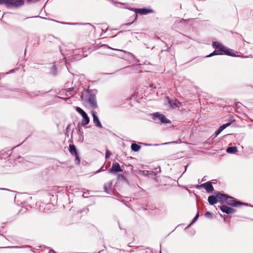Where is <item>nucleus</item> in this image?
Segmentation results:
<instances>
[{
    "label": "nucleus",
    "mask_w": 253,
    "mask_h": 253,
    "mask_svg": "<svg viewBox=\"0 0 253 253\" xmlns=\"http://www.w3.org/2000/svg\"><path fill=\"white\" fill-rule=\"evenodd\" d=\"M6 0H0V4H4L6 5Z\"/></svg>",
    "instance_id": "bb28decb"
},
{
    "label": "nucleus",
    "mask_w": 253,
    "mask_h": 253,
    "mask_svg": "<svg viewBox=\"0 0 253 253\" xmlns=\"http://www.w3.org/2000/svg\"><path fill=\"white\" fill-rule=\"evenodd\" d=\"M167 98L168 100L169 103V104L171 108H179L181 106V103L177 100H170L169 97H167Z\"/></svg>",
    "instance_id": "f8f14e48"
},
{
    "label": "nucleus",
    "mask_w": 253,
    "mask_h": 253,
    "mask_svg": "<svg viewBox=\"0 0 253 253\" xmlns=\"http://www.w3.org/2000/svg\"><path fill=\"white\" fill-rule=\"evenodd\" d=\"M217 202H223L226 200V197H227V195L221 194L220 193H217L216 195Z\"/></svg>",
    "instance_id": "dca6fc26"
},
{
    "label": "nucleus",
    "mask_w": 253,
    "mask_h": 253,
    "mask_svg": "<svg viewBox=\"0 0 253 253\" xmlns=\"http://www.w3.org/2000/svg\"><path fill=\"white\" fill-rule=\"evenodd\" d=\"M8 248H17V247H15V246H14V247H8Z\"/></svg>",
    "instance_id": "7c9ffc66"
},
{
    "label": "nucleus",
    "mask_w": 253,
    "mask_h": 253,
    "mask_svg": "<svg viewBox=\"0 0 253 253\" xmlns=\"http://www.w3.org/2000/svg\"><path fill=\"white\" fill-rule=\"evenodd\" d=\"M122 171L123 169L118 163H113L111 168L109 170L110 173H116L117 172H122Z\"/></svg>",
    "instance_id": "1a4fd4ad"
},
{
    "label": "nucleus",
    "mask_w": 253,
    "mask_h": 253,
    "mask_svg": "<svg viewBox=\"0 0 253 253\" xmlns=\"http://www.w3.org/2000/svg\"><path fill=\"white\" fill-rule=\"evenodd\" d=\"M52 69H53V70H56V68L55 65H53L52 66Z\"/></svg>",
    "instance_id": "c756f323"
},
{
    "label": "nucleus",
    "mask_w": 253,
    "mask_h": 253,
    "mask_svg": "<svg viewBox=\"0 0 253 253\" xmlns=\"http://www.w3.org/2000/svg\"><path fill=\"white\" fill-rule=\"evenodd\" d=\"M60 98H62V97H58V96H55V100L56 101L57 99H60Z\"/></svg>",
    "instance_id": "cd10ccee"
},
{
    "label": "nucleus",
    "mask_w": 253,
    "mask_h": 253,
    "mask_svg": "<svg viewBox=\"0 0 253 253\" xmlns=\"http://www.w3.org/2000/svg\"><path fill=\"white\" fill-rule=\"evenodd\" d=\"M152 118L153 120H156V119H159L163 124L170 123V121L168 120L165 115L160 114L158 112L152 114Z\"/></svg>",
    "instance_id": "423d86ee"
},
{
    "label": "nucleus",
    "mask_w": 253,
    "mask_h": 253,
    "mask_svg": "<svg viewBox=\"0 0 253 253\" xmlns=\"http://www.w3.org/2000/svg\"><path fill=\"white\" fill-rule=\"evenodd\" d=\"M205 215L207 217H211V213L209 211H207L205 213Z\"/></svg>",
    "instance_id": "a878e982"
},
{
    "label": "nucleus",
    "mask_w": 253,
    "mask_h": 253,
    "mask_svg": "<svg viewBox=\"0 0 253 253\" xmlns=\"http://www.w3.org/2000/svg\"><path fill=\"white\" fill-rule=\"evenodd\" d=\"M59 49H60V52H61V54L63 55V53H62V49H61V47L60 46H59Z\"/></svg>",
    "instance_id": "c85d7f7f"
},
{
    "label": "nucleus",
    "mask_w": 253,
    "mask_h": 253,
    "mask_svg": "<svg viewBox=\"0 0 253 253\" xmlns=\"http://www.w3.org/2000/svg\"><path fill=\"white\" fill-rule=\"evenodd\" d=\"M225 202L226 204L228 205L233 206V207H238L240 205H247V204L242 203L240 201H236V200L228 195H227V197H226Z\"/></svg>",
    "instance_id": "20e7f679"
},
{
    "label": "nucleus",
    "mask_w": 253,
    "mask_h": 253,
    "mask_svg": "<svg viewBox=\"0 0 253 253\" xmlns=\"http://www.w3.org/2000/svg\"><path fill=\"white\" fill-rule=\"evenodd\" d=\"M153 10L151 9L148 8H135V13L133 15L134 17V19L133 21L127 23H125L124 25L126 26H129L131 25L137 18V13H139L140 14H147L148 13H150L153 12Z\"/></svg>",
    "instance_id": "f03ea898"
},
{
    "label": "nucleus",
    "mask_w": 253,
    "mask_h": 253,
    "mask_svg": "<svg viewBox=\"0 0 253 253\" xmlns=\"http://www.w3.org/2000/svg\"><path fill=\"white\" fill-rule=\"evenodd\" d=\"M230 124H231L229 123L225 124H223V125L220 126V127L221 128V129H222V130H223L225 128H226L227 127H228V126H229L230 125Z\"/></svg>",
    "instance_id": "4be33fe9"
},
{
    "label": "nucleus",
    "mask_w": 253,
    "mask_h": 253,
    "mask_svg": "<svg viewBox=\"0 0 253 253\" xmlns=\"http://www.w3.org/2000/svg\"><path fill=\"white\" fill-rule=\"evenodd\" d=\"M131 148L134 152H138L141 148V146L136 143H132L131 145Z\"/></svg>",
    "instance_id": "6ab92c4d"
},
{
    "label": "nucleus",
    "mask_w": 253,
    "mask_h": 253,
    "mask_svg": "<svg viewBox=\"0 0 253 253\" xmlns=\"http://www.w3.org/2000/svg\"><path fill=\"white\" fill-rule=\"evenodd\" d=\"M86 101L89 103L90 105L93 109H95L97 107V104L96 101L95 95L92 94H88Z\"/></svg>",
    "instance_id": "6e6552de"
},
{
    "label": "nucleus",
    "mask_w": 253,
    "mask_h": 253,
    "mask_svg": "<svg viewBox=\"0 0 253 253\" xmlns=\"http://www.w3.org/2000/svg\"><path fill=\"white\" fill-rule=\"evenodd\" d=\"M199 216V213L198 212L197 214H196V215L193 219L191 223H193L194 222H195L198 219Z\"/></svg>",
    "instance_id": "b1692460"
},
{
    "label": "nucleus",
    "mask_w": 253,
    "mask_h": 253,
    "mask_svg": "<svg viewBox=\"0 0 253 253\" xmlns=\"http://www.w3.org/2000/svg\"><path fill=\"white\" fill-rule=\"evenodd\" d=\"M220 210L226 214H232L236 211V210L232 208L229 207L226 205H222L220 207Z\"/></svg>",
    "instance_id": "9d476101"
},
{
    "label": "nucleus",
    "mask_w": 253,
    "mask_h": 253,
    "mask_svg": "<svg viewBox=\"0 0 253 253\" xmlns=\"http://www.w3.org/2000/svg\"><path fill=\"white\" fill-rule=\"evenodd\" d=\"M69 98H70V97H67V98L64 97V100H66V99H69Z\"/></svg>",
    "instance_id": "2f4dec72"
},
{
    "label": "nucleus",
    "mask_w": 253,
    "mask_h": 253,
    "mask_svg": "<svg viewBox=\"0 0 253 253\" xmlns=\"http://www.w3.org/2000/svg\"><path fill=\"white\" fill-rule=\"evenodd\" d=\"M238 151L236 146L229 147L226 149V152L228 153H235Z\"/></svg>",
    "instance_id": "aec40b11"
},
{
    "label": "nucleus",
    "mask_w": 253,
    "mask_h": 253,
    "mask_svg": "<svg viewBox=\"0 0 253 253\" xmlns=\"http://www.w3.org/2000/svg\"><path fill=\"white\" fill-rule=\"evenodd\" d=\"M200 186L204 187L207 192H212L213 190V187L210 182H207L206 183L201 184Z\"/></svg>",
    "instance_id": "9b49d317"
},
{
    "label": "nucleus",
    "mask_w": 253,
    "mask_h": 253,
    "mask_svg": "<svg viewBox=\"0 0 253 253\" xmlns=\"http://www.w3.org/2000/svg\"><path fill=\"white\" fill-rule=\"evenodd\" d=\"M48 253H51V251H49V252Z\"/></svg>",
    "instance_id": "f704fd0d"
},
{
    "label": "nucleus",
    "mask_w": 253,
    "mask_h": 253,
    "mask_svg": "<svg viewBox=\"0 0 253 253\" xmlns=\"http://www.w3.org/2000/svg\"><path fill=\"white\" fill-rule=\"evenodd\" d=\"M23 4L22 0H6V6L7 7H18Z\"/></svg>",
    "instance_id": "0eeeda50"
},
{
    "label": "nucleus",
    "mask_w": 253,
    "mask_h": 253,
    "mask_svg": "<svg viewBox=\"0 0 253 253\" xmlns=\"http://www.w3.org/2000/svg\"><path fill=\"white\" fill-rule=\"evenodd\" d=\"M113 182L112 181H109L108 183L104 184L103 188L104 192L107 194H110L112 192V185Z\"/></svg>",
    "instance_id": "4468645a"
},
{
    "label": "nucleus",
    "mask_w": 253,
    "mask_h": 253,
    "mask_svg": "<svg viewBox=\"0 0 253 253\" xmlns=\"http://www.w3.org/2000/svg\"><path fill=\"white\" fill-rule=\"evenodd\" d=\"M76 111L79 113L83 117V119L81 122V125L82 126H85L89 124L90 120L88 117L87 114L80 107H76Z\"/></svg>",
    "instance_id": "7ed1b4c3"
},
{
    "label": "nucleus",
    "mask_w": 253,
    "mask_h": 253,
    "mask_svg": "<svg viewBox=\"0 0 253 253\" xmlns=\"http://www.w3.org/2000/svg\"><path fill=\"white\" fill-rule=\"evenodd\" d=\"M12 72H13V70H11V71H10V73H12Z\"/></svg>",
    "instance_id": "72a5a7b5"
},
{
    "label": "nucleus",
    "mask_w": 253,
    "mask_h": 253,
    "mask_svg": "<svg viewBox=\"0 0 253 253\" xmlns=\"http://www.w3.org/2000/svg\"><path fill=\"white\" fill-rule=\"evenodd\" d=\"M169 48H170L169 47H168L167 50L169 51Z\"/></svg>",
    "instance_id": "473e14b6"
},
{
    "label": "nucleus",
    "mask_w": 253,
    "mask_h": 253,
    "mask_svg": "<svg viewBox=\"0 0 253 253\" xmlns=\"http://www.w3.org/2000/svg\"><path fill=\"white\" fill-rule=\"evenodd\" d=\"M92 115L93 117V122L94 123L95 126L100 128H102V124L100 123L98 116L96 115L95 112H92Z\"/></svg>",
    "instance_id": "ddd939ff"
},
{
    "label": "nucleus",
    "mask_w": 253,
    "mask_h": 253,
    "mask_svg": "<svg viewBox=\"0 0 253 253\" xmlns=\"http://www.w3.org/2000/svg\"><path fill=\"white\" fill-rule=\"evenodd\" d=\"M74 90L75 89L73 87L68 88H64V91H66V96L70 95L71 96H73L76 93V92Z\"/></svg>",
    "instance_id": "f3484780"
},
{
    "label": "nucleus",
    "mask_w": 253,
    "mask_h": 253,
    "mask_svg": "<svg viewBox=\"0 0 253 253\" xmlns=\"http://www.w3.org/2000/svg\"><path fill=\"white\" fill-rule=\"evenodd\" d=\"M222 129L219 127L218 129L215 131V134L216 136H217L218 134L220 133V132L222 131Z\"/></svg>",
    "instance_id": "5701e85b"
},
{
    "label": "nucleus",
    "mask_w": 253,
    "mask_h": 253,
    "mask_svg": "<svg viewBox=\"0 0 253 253\" xmlns=\"http://www.w3.org/2000/svg\"><path fill=\"white\" fill-rule=\"evenodd\" d=\"M212 45V46L215 48V50L209 55L206 56V57H210L214 55L223 54L224 46L217 42H213Z\"/></svg>",
    "instance_id": "f257e3e1"
},
{
    "label": "nucleus",
    "mask_w": 253,
    "mask_h": 253,
    "mask_svg": "<svg viewBox=\"0 0 253 253\" xmlns=\"http://www.w3.org/2000/svg\"><path fill=\"white\" fill-rule=\"evenodd\" d=\"M208 202L211 205H213L217 203L216 196H210L208 197Z\"/></svg>",
    "instance_id": "a211bd4d"
},
{
    "label": "nucleus",
    "mask_w": 253,
    "mask_h": 253,
    "mask_svg": "<svg viewBox=\"0 0 253 253\" xmlns=\"http://www.w3.org/2000/svg\"><path fill=\"white\" fill-rule=\"evenodd\" d=\"M223 52L227 55H229V56H236L235 52L234 51V50H233V49L228 48L225 46H224Z\"/></svg>",
    "instance_id": "2eb2a0df"
},
{
    "label": "nucleus",
    "mask_w": 253,
    "mask_h": 253,
    "mask_svg": "<svg viewBox=\"0 0 253 253\" xmlns=\"http://www.w3.org/2000/svg\"><path fill=\"white\" fill-rule=\"evenodd\" d=\"M118 178L119 180H121L125 181V182H126V183H128L127 180L126 178V177L124 175H123V174H119L118 175Z\"/></svg>",
    "instance_id": "412c9836"
},
{
    "label": "nucleus",
    "mask_w": 253,
    "mask_h": 253,
    "mask_svg": "<svg viewBox=\"0 0 253 253\" xmlns=\"http://www.w3.org/2000/svg\"><path fill=\"white\" fill-rule=\"evenodd\" d=\"M69 152L73 155L75 157V162L77 165H79L80 164V158L76 148L74 145L70 144L69 146Z\"/></svg>",
    "instance_id": "39448f33"
},
{
    "label": "nucleus",
    "mask_w": 253,
    "mask_h": 253,
    "mask_svg": "<svg viewBox=\"0 0 253 253\" xmlns=\"http://www.w3.org/2000/svg\"><path fill=\"white\" fill-rule=\"evenodd\" d=\"M111 155V152H110L109 150H107L106 152V158H108L110 157Z\"/></svg>",
    "instance_id": "393cba45"
}]
</instances>
